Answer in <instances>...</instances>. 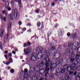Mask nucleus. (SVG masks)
<instances>
[{"mask_svg": "<svg viewBox=\"0 0 80 80\" xmlns=\"http://www.w3.org/2000/svg\"><path fill=\"white\" fill-rule=\"evenodd\" d=\"M29 73H33V72H32V70H29Z\"/></svg>", "mask_w": 80, "mask_h": 80, "instance_id": "nucleus-52", "label": "nucleus"}, {"mask_svg": "<svg viewBox=\"0 0 80 80\" xmlns=\"http://www.w3.org/2000/svg\"><path fill=\"white\" fill-rule=\"evenodd\" d=\"M51 48L52 49V50H55V46H52Z\"/></svg>", "mask_w": 80, "mask_h": 80, "instance_id": "nucleus-42", "label": "nucleus"}, {"mask_svg": "<svg viewBox=\"0 0 80 80\" xmlns=\"http://www.w3.org/2000/svg\"><path fill=\"white\" fill-rule=\"evenodd\" d=\"M46 63L45 64L44 63V62L42 61V62H41L39 63V66L40 67H43L45 66V65L46 66Z\"/></svg>", "mask_w": 80, "mask_h": 80, "instance_id": "nucleus-10", "label": "nucleus"}, {"mask_svg": "<svg viewBox=\"0 0 80 80\" xmlns=\"http://www.w3.org/2000/svg\"><path fill=\"white\" fill-rule=\"evenodd\" d=\"M31 51V48L29 47L27 48V49L26 50V52L25 53V54H29L30 52Z\"/></svg>", "mask_w": 80, "mask_h": 80, "instance_id": "nucleus-8", "label": "nucleus"}, {"mask_svg": "<svg viewBox=\"0 0 80 80\" xmlns=\"http://www.w3.org/2000/svg\"><path fill=\"white\" fill-rule=\"evenodd\" d=\"M52 6H54V5H55V3L52 2Z\"/></svg>", "mask_w": 80, "mask_h": 80, "instance_id": "nucleus-60", "label": "nucleus"}, {"mask_svg": "<svg viewBox=\"0 0 80 80\" xmlns=\"http://www.w3.org/2000/svg\"><path fill=\"white\" fill-rule=\"evenodd\" d=\"M14 12V18L15 19H18L19 18V13H18L17 9H15L14 11H12Z\"/></svg>", "mask_w": 80, "mask_h": 80, "instance_id": "nucleus-5", "label": "nucleus"}, {"mask_svg": "<svg viewBox=\"0 0 80 80\" xmlns=\"http://www.w3.org/2000/svg\"><path fill=\"white\" fill-rule=\"evenodd\" d=\"M51 53H52V54H55V52H53V50H52L51 51Z\"/></svg>", "mask_w": 80, "mask_h": 80, "instance_id": "nucleus-40", "label": "nucleus"}, {"mask_svg": "<svg viewBox=\"0 0 80 80\" xmlns=\"http://www.w3.org/2000/svg\"><path fill=\"white\" fill-rule=\"evenodd\" d=\"M55 76H54V75L53 74H52V75H51V78H53Z\"/></svg>", "mask_w": 80, "mask_h": 80, "instance_id": "nucleus-49", "label": "nucleus"}, {"mask_svg": "<svg viewBox=\"0 0 80 80\" xmlns=\"http://www.w3.org/2000/svg\"><path fill=\"white\" fill-rule=\"evenodd\" d=\"M3 20L4 21V22H5L6 21V18L4 17L3 18Z\"/></svg>", "mask_w": 80, "mask_h": 80, "instance_id": "nucleus-58", "label": "nucleus"}, {"mask_svg": "<svg viewBox=\"0 0 80 80\" xmlns=\"http://www.w3.org/2000/svg\"><path fill=\"white\" fill-rule=\"evenodd\" d=\"M24 78L23 80H29L27 77H28V74L27 73H25L24 74Z\"/></svg>", "mask_w": 80, "mask_h": 80, "instance_id": "nucleus-9", "label": "nucleus"}, {"mask_svg": "<svg viewBox=\"0 0 80 80\" xmlns=\"http://www.w3.org/2000/svg\"><path fill=\"white\" fill-rule=\"evenodd\" d=\"M50 68L51 71H52V70H54V68H55L53 67L52 66H50Z\"/></svg>", "mask_w": 80, "mask_h": 80, "instance_id": "nucleus-29", "label": "nucleus"}, {"mask_svg": "<svg viewBox=\"0 0 80 80\" xmlns=\"http://www.w3.org/2000/svg\"><path fill=\"white\" fill-rule=\"evenodd\" d=\"M46 61L48 62H46V66L45 67V71L46 72H48L50 70V68H48V66L52 65V60L51 59H49L48 58H46Z\"/></svg>", "mask_w": 80, "mask_h": 80, "instance_id": "nucleus-2", "label": "nucleus"}, {"mask_svg": "<svg viewBox=\"0 0 80 80\" xmlns=\"http://www.w3.org/2000/svg\"><path fill=\"white\" fill-rule=\"evenodd\" d=\"M62 32H63V31H62L61 29H59L58 30L59 36H62V35H63V34L62 33Z\"/></svg>", "mask_w": 80, "mask_h": 80, "instance_id": "nucleus-13", "label": "nucleus"}, {"mask_svg": "<svg viewBox=\"0 0 80 80\" xmlns=\"http://www.w3.org/2000/svg\"><path fill=\"white\" fill-rule=\"evenodd\" d=\"M62 68L60 67H59L57 68L56 72H61Z\"/></svg>", "mask_w": 80, "mask_h": 80, "instance_id": "nucleus-15", "label": "nucleus"}, {"mask_svg": "<svg viewBox=\"0 0 80 80\" xmlns=\"http://www.w3.org/2000/svg\"><path fill=\"white\" fill-rule=\"evenodd\" d=\"M37 56L38 57H40L41 59L43 58L42 61H43V60H45L46 63L48 62V61L46 60L47 58H48V59H49L48 58L46 57V55H45V54H43V55H42V54L41 53H39L38 54Z\"/></svg>", "mask_w": 80, "mask_h": 80, "instance_id": "nucleus-3", "label": "nucleus"}, {"mask_svg": "<svg viewBox=\"0 0 80 80\" xmlns=\"http://www.w3.org/2000/svg\"><path fill=\"white\" fill-rule=\"evenodd\" d=\"M80 57V54H77L76 56V57L75 59L76 60H78V58H79V57Z\"/></svg>", "mask_w": 80, "mask_h": 80, "instance_id": "nucleus-16", "label": "nucleus"}, {"mask_svg": "<svg viewBox=\"0 0 80 80\" xmlns=\"http://www.w3.org/2000/svg\"><path fill=\"white\" fill-rule=\"evenodd\" d=\"M78 77H80V73H78Z\"/></svg>", "mask_w": 80, "mask_h": 80, "instance_id": "nucleus-64", "label": "nucleus"}, {"mask_svg": "<svg viewBox=\"0 0 80 80\" xmlns=\"http://www.w3.org/2000/svg\"><path fill=\"white\" fill-rule=\"evenodd\" d=\"M4 53H5L7 54L8 53V51H5V52H4Z\"/></svg>", "mask_w": 80, "mask_h": 80, "instance_id": "nucleus-62", "label": "nucleus"}, {"mask_svg": "<svg viewBox=\"0 0 80 80\" xmlns=\"http://www.w3.org/2000/svg\"><path fill=\"white\" fill-rule=\"evenodd\" d=\"M57 25H58V24H56L54 26L55 28H57Z\"/></svg>", "mask_w": 80, "mask_h": 80, "instance_id": "nucleus-59", "label": "nucleus"}, {"mask_svg": "<svg viewBox=\"0 0 80 80\" xmlns=\"http://www.w3.org/2000/svg\"><path fill=\"white\" fill-rule=\"evenodd\" d=\"M77 51L78 53H80V47H79Z\"/></svg>", "mask_w": 80, "mask_h": 80, "instance_id": "nucleus-36", "label": "nucleus"}, {"mask_svg": "<svg viewBox=\"0 0 80 80\" xmlns=\"http://www.w3.org/2000/svg\"><path fill=\"white\" fill-rule=\"evenodd\" d=\"M63 59H61L60 60V62L61 63H62V62H63Z\"/></svg>", "mask_w": 80, "mask_h": 80, "instance_id": "nucleus-55", "label": "nucleus"}, {"mask_svg": "<svg viewBox=\"0 0 80 80\" xmlns=\"http://www.w3.org/2000/svg\"><path fill=\"white\" fill-rule=\"evenodd\" d=\"M7 57H8L7 55H5V57L6 58V59H7Z\"/></svg>", "mask_w": 80, "mask_h": 80, "instance_id": "nucleus-61", "label": "nucleus"}, {"mask_svg": "<svg viewBox=\"0 0 80 80\" xmlns=\"http://www.w3.org/2000/svg\"><path fill=\"white\" fill-rule=\"evenodd\" d=\"M60 74H61V72H57V71L55 73V75H56V76H59Z\"/></svg>", "mask_w": 80, "mask_h": 80, "instance_id": "nucleus-20", "label": "nucleus"}, {"mask_svg": "<svg viewBox=\"0 0 80 80\" xmlns=\"http://www.w3.org/2000/svg\"><path fill=\"white\" fill-rule=\"evenodd\" d=\"M31 79L32 80H38V78L35 76H32L31 78Z\"/></svg>", "mask_w": 80, "mask_h": 80, "instance_id": "nucleus-12", "label": "nucleus"}, {"mask_svg": "<svg viewBox=\"0 0 80 80\" xmlns=\"http://www.w3.org/2000/svg\"><path fill=\"white\" fill-rule=\"evenodd\" d=\"M41 28L42 29L43 28V23L42 24Z\"/></svg>", "mask_w": 80, "mask_h": 80, "instance_id": "nucleus-51", "label": "nucleus"}, {"mask_svg": "<svg viewBox=\"0 0 80 80\" xmlns=\"http://www.w3.org/2000/svg\"><path fill=\"white\" fill-rule=\"evenodd\" d=\"M36 51L38 52H40L42 51V52H44V53L46 54L47 56H48V57H50V54L49 52H47V50L46 48H42L41 47H39L37 48Z\"/></svg>", "mask_w": 80, "mask_h": 80, "instance_id": "nucleus-1", "label": "nucleus"}, {"mask_svg": "<svg viewBox=\"0 0 80 80\" xmlns=\"http://www.w3.org/2000/svg\"><path fill=\"white\" fill-rule=\"evenodd\" d=\"M37 25L38 27H39L40 25V22H38Z\"/></svg>", "mask_w": 80, "mask_h": 80, "instance_id": "nucleus-35", "label": "nucleus"}, {"mask_svg": "<svg viewBox=\"0 0 80 80\" xmlns=\"http://www.w3.org/2000/svg\"><path fill=\"white\" fill-rule=\"evenodd\" d=\"M40 73L41 74H43L45 73V70L43 69H40Z\"/></svg>", "mask_w": 80, "mask_h": 80, "instance_id": "nucleus-18", "label": "nucleus"}, {"mask_svg": "<svg viewBox=\"0 0 80 80\" xmlns=\"http://www.w3.org/2000/svg\"><path fill=\"white\" fill-rule=\"evenodd\" d=\"M9 62H10V63H12L13 61H12V59H9Z\"/></svg>", "mask_w": 80, "mask_h": 80, "instance_id": "nucleus-45", "label": "nucleus"}, {"mask_svg": "<svg viewBox=\"0 0 80 80\" xmlns=\"http://www.w3.org/2000/svg\"><path fill=\"white\" fill-rule=\"evenodd\" d=\"M80 62H78V61L76 60L75 58H71L70 59V61L71 62H72L73 64L72 65H77L78 63H80V59L79 60Z\"/></svg>", "mask_w": 80, "mask_h": 80, "instance_id": "nucleus-6", "label": "nucleus"}, {"mask_svg": "<svg viewBox=\"0 0 80 80\" xmlns=\"http://www.w3.org/2000/svg\"><path fill=\"white\" fill-rule=\"evenodd\" d=\"M71 56L72 57H75V54H74L73 53H72L71 54Z\"/></svg>", "mask_w": 80, "mask_h": 80, "instance_id": "nucleus-48", "label": "nucleus"}, {"mask_svg": "<svg viewBox=\"0 0 80 80\" xmlns=\"http://www.w3.org/2000/svg\"><path fill=\"white\" fill-rule=\"evenodd\" d=\"M3 32H4L2 31V32H1L0 34V36L1 38L3 37Z\"/></svg>", "mask_w": 80, "mask_h": 80, "instance_id": "nucleus-26", "label": "nucleus"}, {"mask_svg": "<svg viewBox=\"0 0 80 80\" xmlns=\"http://www.w3.org/2000/svg\"><path fill=\"white\" fill-rule=\"evenodd\" d=\"M27 44L29 45V46H30V45H31V44H30V42H29L27 43Z\"/></svg>", "mask_w": 80, "mask_h": 80, "instance_id": "nucleus-56", "label": "nucleus"}, {"mask_svg": "<svg viewBox=\"0 0 80 80\" xmlns=\"http://www.w3.org/2000/svg\"><path fill=\"white\" fill-rule=\"evenodd\" d=\"M36 60H37V58H36V57L35 56H32L31 58V61H32V62H35Z\"/></svg>", "mask_w": 80, "mask_h": 80, "instance_id": "nucleus-11", "label": "nucleus"}, {"mask_svg": "<svg viewBox=\"0 0 80 80\" xmlns=\"http://www.w3.org/2000/svg\"><path fill=\"white\" fill-rule=\"evenodd\" d=\"M8 6H9V2L7 1L5 3V7H6V8L7 9L8 8Z\"/></svg>", "mask_w": 80, "mask_h": 80, "instance_id": "nucleus-14", "label": "nucleus"}, {"mask_svg": "<svg viewBox=\"0 0 80 80\" xmlns=\"http://www.w3.org/2000/svg\"><path fill=\"white\" fill-rule=\"evenodd\" d=\"M76 68V66H75V65L72 64L70 66H69L67 68V70L68 72H70L72 71V70H75Z\"/></svg>", "mask_w": 80, "mask_h": 80, "instance_id": "nucleus-4", "label": "nucleus"}, {"mask_svg": "<svg viewBox=\"0 0 80 80\" xmlns=\"http://www.w3.org/2000/svg\"><path fill=\"white\" fill-rule=\"evenodd\" d=\"M0 47L1 50H2V42H0Z\"/></svg>", "mask_w": 80, "mask_h": 80, "instance_id": "nucleus-32", "label": "nucleus"}, {"mask_svg": "<svg viewBox=\"0 0 80 80\" xmlns=\"http://www.w3.org/2000/svg\"><path fill=\"white\" fill-rule=\"evenodd\" d=\"M77 70H80V66L78 67L77 68Z\"/></svg>", "mask_w": 80, "mask_h": 80, "instance_id": "nucleus-53", "label": "nucleus"}, {"mask_svg": "<svg viewBox=\"0 0 80 80\" xmlns=\"http://www.w3.org/2000/svg\"><path fill=\"white\" fill-rule=\"evenodd\" d=\"M9 17L10 18V19L11 20H13V15L12 14H10L9 15Z\"/></svg>", "mask_w": 80, "mask_h": 80, "instance_id": "nucleus-21", "label": "nucleus"}, {"mask_svg": "<svg viewBox=\"0 0 80 80\" xmlns=\"http://www.w3.org/2000/svg\"><path fill=\"white\" fill-rule=\"evenodd\" d=\"M10 72L11 73H13L14 72V70L12 69L10 70Z\"/></svg>", "mask_w": 80, "mask_h": 80, "instance_id": "nucleus-37", "label": "nucleus"}, {"mask_svg": "<svg viewBox=\"0 0 80 80\" xmlns=\"http://www.w3.org/2000/svg\"><path fill=\"white\" fill-rule=\"evenodd\" d=\"M69 74L70 75H73V72H69Z\"/></svg>", "mask_w": 80, "mask_h": 80, "instance_id": "nucleus-38", "label": "nucleus"}, {"mask_svg": "<svg viewBox=\"0 0 80 80\" xmlns=\"http://www.w3.org/2000/svg\"><path fill=\"white\" fill-rule=\"evenodd\" d=\"M25 46H26V47H27L28 46V44H27L26 43H24L23 45L24 47H25Z\"/></svg>", "mask_w": 80, "mask_h": 80, "instance_id": "nucleus-41", "label": "nucleus"}, {"mask_svg": "<svg viewBox=\"0 0 80 80\" xmlns=\"http://www.w3.org/2000/svg\"><path fill=\"white\" fill-rule=\"evenodd\" d=\"M67 35L68 37H70V32H68L67 33Z\"/></svg>", "mask_w": 80, "mask_h": 80, "instance_id": "nucleus-46", "label": "nucleus"}, {"mask_svg": "<svg viewBox=\"0 0 80 80\" xmlns=\"http://www.w3.org/2000/svg\"><path fill=\"white\" fill-rule=\"evenodd\" d=\"M8 11H10L11 10V8L10 7L8 8Z\"/></svg>", "mask_w": 80, "mask_h": 80, "instance_id": "nucleus-57", "label": "nucleus"}, {"mask_svg": "<svg viewBox=\"0 0 80 80\" xmlns=\"http://www.w3.org/2000/svg\"><path fill=\"white\" fill-rule=\"evenodd\" d=\"M15 0H12L11 2V5H12V4H14V3H15Z\"/></svg>", "mask_w": 80, "mask_h": 80, "instance_id": "nucleus-30", "label": "nucleus"}, {"mask_svg": "<svg viewBox=\"0 0 80 80\" xmlns=\"http://www.w3.org/2000/svg\"><path fill=\"white\" fill-rule=\"evenodd\" d=\"M35 12L37 13H39V10L38 9H37L35 11Z\"/></svg>", "mask_w": 80, "mask_h": 80, "instance_id": "nucleus-43", "label": "nucleus"}, {"mask_svg": "<svg viewBox=\"0 0 80 80\" xmlns=\"http://www.w3.org/2000/svg\"><path fill=\"white\" fill-rule=\"evenodd\" d=\"M18 2L19 7L22 5V3L21 2V0H18Z\"/></svg>", "mask_w": 80, "mask_h": 80, "instance_id": "nucleus-25", "label": "nucleus"}, {"mask_svg": "<svg viewBox=\"0 0 80 80\" xmlns=\"http://www.w3.org/2000/svg\"><path fill=\"white\" fill-rule=\"evenodd\" d=\"M12 26V22H10V29H11V26Z\"/></svg>", "mask_w": 80, "mask_h": 80, "instance_id": "nucleus-50", "label": "nucleus"}, {"mask_svg": "<svg viewBox=\"0 0 80 80\" xmlns=\"http://www.w3.org/2000/svg\"><path fill=\"white\" fill-rule=\"evenodd\" d=\"M51 65H52L51 66L54 68H56L57 67V64H56V63H54L52 64H52L50 65V66H51Z\"/></svg>", "mask_w": 80, "mask_h": 80, "instance_id": "nucleus-17", "label": "nucleus"}, {"mask_svg": "<svg viewBox=\"0 0 80 80\" xmlns=\"http://www.w3.org/2000/svg\"><path fill=\"white\" fill-rule=\"evenodd\" d=\"M53 58L54 60H57V58L56 57V56H55V54L54 55Z\"/></svg>", "mask_w": 80, "mask_h": 80, "instance_id": "nucleus-34", "label": "nucleus"}, {"mask_svg": "<svg viewBox=\"0 0 80 80\" xmlns=\"http://www.w3.org/2000/svg\"><path fill=\"white\" fill-rule=\"evenodd\" d=\"M76 80H80V77H79L78 76L76 77Z\"/></svg>", "mask_w": 80, "mask_h": 80, "instance_id": "nucleus-31", "label": "nucleus"}, {"mask_svg": "<svg viewBox=\"0 0 80 80\" xmlns=\"http://www.w3.org/2000/svg\"><path fill=\"white\" fill-rule=\"evenodd\" d=\"M65 79L66 80H69L70 77L68 76H66L65 77Z\"/></svg>", "mask_w": 80, "mask_h": 80, "instance_id": "nucleus-24", "label": "nucleus"}, {"mask_svg": "<svg viewBox=\"0 0 80 80\" xmlns=\"http://www.w3.org/2000/svg\"><path fill=\"white\" fill-rule=\"evenodd\" d=\"M8 56H10V57H12V53H9L8 55Z\"/></svg>", "mask_w": 80, "mask_h": 80, "instance_id": "nucleus-54", "label": "nucleus"}, {"mask_svg": "<svg viewBox=\"0 0 80 80\" xmlns=\"http://www.w3.org/2000/svg\"><path fill=\"white\" fill-rule=\"evenodd\" d=\"M18 25H22V22L19 21L18 22Z\"/></svg>", "mask_w": 80, "mask_h": 80, "instance_id": "nucleus-39", "label": "nucleus"}, {"mask_svg": "<svg viewBox=\"0 0 80 80\" xmlns=\"http://www.w3.org/2000/svg\"><path fill=\"white\" fill-rule=\"evenodd\" d=\"M78 43L77 42H75L73 43L72 44V48H73V49H76V47H77V45H78Z\"/></svg>", "mask_w": 80, "mask_h": 80, "instance_id": "nucleus-7", "label": "nucleus"}, {"mask_svg": "<svg viewBox=\"0 0 80 80\" xmlns=\"http://www.w3.org/2000/svg\"><path fill=\"white\" fill-rule=\"evenodd\" d=\"M12 53H13V54H14V55H15V53H16L14 51H12Z\"/></svg>", "mask_w": 80, "mask_h": 80, "instance_id": "nucleus-63", "label": "nucleus"}, {"mask_svg": "<svg viewBox=\"0 0 80 80\" xmlns=\"http://www.w3.org/2000/svg\"><path fill=\"white\" fill-rule=\"evenodd\" d=\"M72 38H75V37H77V36L76 35V34H72Z\"/></svg>", "mask_w": 80, "mask_h": 80, "instance_id": "nucleus-22", "label": "nucleus"}, {"mask_svg": "<svg viewBox=\"0 0 80 80\" xmlns=\"http://www.w3.org/2000/svg\"><path fill=\"white\" fill-rule=\"evenodd\" d=\"M17 80H22V78L20 77H19L18 78Z\"/></svg>", "mask_w": 80, "mask_h": 80, "instance_id": "nucleus-47", "label": "nucleus"}, {"mask_svg": "<svg viewBox=\"0 0 80 80\" xmlns=\"http://www.w3.org/2000/svg\"><path fill=\"white\" fill-rule=\"evenodd\" d=\"M65 72V69H64L62 70L61 69V73H64Z\"/></svg>", "mask_w": 80, "mask_h": 80, "instance_id": "nucleus-28", "label": "nucleus"}, {"mask_svg": "<svg viewBox=\"0 0 80 80\" xmlns=\"http://www.w3.org/2000/svg\"><path fill=\"white\" fill-rule=\"evenodd\" d=\"M28 72V69H24V73H23V75L24 76V74H25V73H27V72Z\"/></svg>", "mask_w": 80, "mask_h": 80, "instance_id": "nucleus-27", "label": "nucleus"}, {"mask_svg": "<svg viewBox=\"0 0 80 80\" xmlns=\"http://www.w3.org/2000/svg\"><path fill=\"white\" fill-rule=\"evenodd\" d=\"M52 32V30H50L49 32L48 33V36H50V35H51V33Z\"/></svg>", "mask_w": 80, "mask_h": 80, "instance_id": "nucleus-23", "label": "nucleus"}, {"mask_svg": "<svg viewBox=\"0 0 80 80\" xmlns=\"http://www.w3.org/2000/svg\"><path fill=\"white\" fill-rule=\"evenodd\" d=\"M72 45H73V44H72V43H70V42H69V43H68V46L69 47H71L72 48Z\"/></svg>", "mask_w": 80, "mask_h": 80, "instance_id": "nucleus-33", "label": "nucleus"}, {"mask_svg": "<svg viewBox=\"0 0 80 80\" xmlns=\"http://www.w3.org/2000/svg\"><path fill=\"white\" fill-rule=\"evenodd\" d=\"M69 67V65L68 64L64 66V68L65 70H67V68Z\"/></svg>", "mask_w": 80, "mask_h": 80, "instance_id": "nucleus-19", "label": "nucleus"}, {"mask_svg": "<svg viewBox=\"0 0 80 80\" xmlns=\"http://www.w3.org/2000/svg\"><path fill=\"white\" fill-rule=\"evenodd\" d=\"M10 62H7L5 63L6 65H9V64L10 63Z\"/></svg>", "mask_w": 80, "mask_h": 80, "instance_id": "nucleus-44", "label": "nucleus"}]
</instances>
